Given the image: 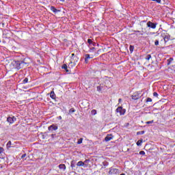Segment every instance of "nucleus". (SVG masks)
Masks as SVG:
<instances>
[{"mask_svg":"<svg viewBox=\"0 0 175 175\" xmlns=\"http://www.w3.org/2000/svg\"><path fill=\"white\" fill-rule=\"evenodd\" d=\"M50 97L51 98V99H55L56 96H55V93H54V91L51 92Z\"/></svg>","mask_w":175,"mask_h":175,"instance_id":"obj_15","label":"nucleus"},{"mask_svg":"<svg viewBox=\"0 0 175 175\" xmlns=\"http://www.w3.org/2000/svg\"><path fill=\"white\" fill-rule=\"evenodd\" d=\"M137 135H144V131L137 132Z\"/></svg>","mask_w":175,"mask_h":175,"instance_id":"obj_30","label":"nucleus"},{"mask_svg":"<svg viewBox=\"0 0 175 175\" xmlns=\"http://www.w3.org/2000/svg\"><path fill=\"white\" fill-rule=\"evenodd\" d=\"M25 157H27V154H23L22 156H21V159H24L25 158Z\"/></svg>","mask_w":175,"mask_h":175,"instance_id":"obj_37","label":"nucleus"},{"mask_svg":"<svg viewBox=\"0 0 175 175\" xmlns=\"http://www.w3.org/2000/svg\"><path fill=\"white\" fill-rule=\"evenodd\" d=\"M87 161H88V160H85V162H87Z\"/></svg>","mask_w":175,"mask_h":175,"instance_id":"obj_45","label":"nucleus"},{"mask_svg":"<svg viewBox=\"0 0 175 175\" xmlns=\"http://www.w3.org/2000/svg\"><path fill=\"white\" fill-rule=\"evenodd\" d=\"M139 155H146V152L142 150L139 152Z\"/></svg>","mask_w":175,"mask_h":175,"instance_id":"obj_32","label":"nucleus"},{"mask_svg":"<svg viewBox=\"0 0 175 175\" xmlns=\"http://www.w3.org/2000/svg\"><path fill=\"white\" fill-rule=\"evenodd\" d=\"M4 150L3 148L0 147V154H2V152H3Z\"/></svg>","mask_w":175,"mask_h":175,"instance_id":"obj_36","label":"nucleus"},{"mask_svg":"<svg viewBox=\"0 0 175 175\" xmlns=\"http://www.w3.org/2000/svg\"><path fill=\"white\" fill-rule=\"evenodd\" d=\"M105 142H110V140H113V135L108 134L105 138Z\"/></svg>","mask_w":175,"mask_h":175,"instance_id":"obj_10","label":"nucleus"},{"mask_svg":"<svg viewBox=\"0 0 175 175\" xmlns=\"http://www.w3.org/2000/svg\"><path fill=\"white\" fill-rule=\"evenodd\" d=\"M146 103H148V102H152V98L148 97L146 98Z\"/></svg>","mask_w":175,"mask_h":175,"instance_id":"obj_27","label":"nucleus"},{"mask_svg":"<svg viewBox=\"0 0 175 175\" xmlns=\"http://www.w3.org/2000/svg\"><path fill=\"white\" fill-rule=\"evenodd\" d=\"M163 40L165 43H167L169 40H170V35H165L163 36Z\"/></svg>","mask_w":175,"mask_h":175,"instance_id":"obj_11","label":"nucleus"},{"mask_svg":"<svg viewBox=\"0 0 175 175\" xmlns=\"http://www.w3.org/2000/svg\"><path fill=\"white\" fill-rule=\"evenodd\" d=\"M129 50H130L131 53H133V50H135V46L130 45Z\"/></svg>","mask_w":175,"mask_h":175,"instance_id":"obj_26","label":"nucleus"},{"mask_svg":"<svg viewBox=\"0 0 175 175\" xmlns=\"http://www.w3.org/2000/svg\"><path fill=\"white\" fill-rule=\"evenodd\" d=\"M116 113H119L120 116H124L126 112V109L122 108V107H118L116 110Z\"/></svg>","mask_w":175,"mask_h":175,"instance_id":"obj_4","label":"nucleus"},{"mask_svg":"<svg viewBox=\"0 0 175 175\" xmlns=\"http://www.w3.org/2000/svg\"><path fill=\"white\" fill-rule=\"evenodd\" d=\"M23 84H27L28 83V78H25V79L23 81Z\"/></svg>","mask_w":175,"mask_h":175,"instance_id":"obj_29","label":"nucleus"},{"mask_svg":"<svg viewBox=\"0 0 175 175\" xmlns=\"http://www.w3.org/2000/svg\"><path fill=\"white\" fill-rule=\"evenodd\" d=\"M91 114H92L93 116H95L96 114V109H92L91 111Z\"/></svg>","mask_w":175,"mask_h":175,"instance_id":"obj_28","label":"nucleus"},{"mask_svg":"<svg viewBox=\"0 0 175 175\" xmlns=\"http://www.w3.org/2000/svg\"><path fill=\"white\" fill-rule=\"evenodd\" d=\"M83 143V138L78 139L77 144H81Z\"/></svg>","mask_w":175,"mask_h":175,"instance_id":"obj_31","label":"nucleus"},{"mask_svg":"<svg viewBox=\"0 0 175 175\" xmlns=\"http://www.w3.org/2000/svg\"><path fill=\"white\" fill-rule=\"evenodd\" d=\"M118 102H119V103H121V102H122V99L119 98V99H118Z\"/></svg>","mask_w":175,"mask_h":175,"instance_id":"obj_39","label":"nucleus"},{"mask_svg":"<svg viewBox=\"0 0 175 175\" xmlns=\"http://www.w3.org/2000/svg\"><path fill=\"white\" fill-rule=\"evenodd\" d=\"M49 131H51L53 132V131H57L58 129V126H56L55 124H52L48 127Z\"/></svg>","mask_w":175,"mask_h":175,"instance_id":"obj_9","label":"nucleus"},{"mask_svg":"<svg viewBox=\"0 0 175 175\" xmlns=\"http://www.w3.org/2000/svg\"><path fill=\"white\" fill-rule=\"evenodd\" d=\"M60 2H65V0H59Z\"/></svg>","mask_w":175,"mask_h":175,"instance_id":"obj_40","label":"nucleus"},{"mask_svg":"<svg viewBox=\"0 0 175 175\" xmlns=\"http://www.w3.org/2000/svg\"><path fill=\"white\" fill-rule=\"evenodd\" d=\"M154 123V120H151V121H148L146 122V124H153Z\"/></svg>","mask_w":175,"mask_h":175,"instance_id":"obj_35","label":"nucleus"},{"mask_svg":"<svg viewBox=\"0 0 175 175\" xmlns=\"http://www.w3.org/2000/svg\"><path fill=\"white\" fill-rule=\"evenodd\" d=\"M167 65H170V64H172V62H173V57H170V59H168L167 60Z\"/></svg>","mask_w":175,"mask_h":175,"instance_id":"obj_20","label":"nucleus"},{"mask_svg":"<svg viewBox=\"0 0 175 175\" xmlns=\"http://www.w3.org/2000/svg\"><path fill=\"white\" fill-rule=\"evenodd\" d=\"M16 118L14 116L12 117H8L7 118V122H9V124H14L16 121Z\"/></svg>","mask_w":175,"mask_h":175,"instance_id":"obj_8","label":"nucleus"},{"mask_svg":"<svg viewBox=\"0 0 175 175\" xmlns=\"http://www.w3.org/2000/svg\"><path fill=\"white\" fill-rule=\"evenodd\" d=\"M85 164L84 163V162L83 161H79L77 163V166H79V167H82V166H84Z\"/></svg>","mask_w":175,"mask_h":175,"instance_id":"obj_18","label":"nucleus"},{"mask_svg":"<svg viewBox=\"0 0 175 175\" xmlns=\"http://www.w3.org/2000/svg\"><path fill=\"white\" fill-rule=\"evenodd\" d=\"M142 143H143V139H139L137 142L136 144L137 146H142Z\"/></svg>","mask_w":175,"mask_h":175,"instance_id":"obj_23","label":"nucleus"},{"mask_svg":"<svg viewBox=\"0 0 175 175\" xmlns=\"http://www.w3.org/2000/svg\"><path fill=\"white\" fill-rule=\"evenodd\" d=\"M92 50H95V47H92Z\"/></svg>","mask_w":175,"mask_h":175,"instance_id":"obj_41","label":"nucleus"},{"mask_svg":"<svg viewBox=\"0 0 175 175\" xmlns=\"http://www.w3.org/2000/svg\"><path fill=\"white\" fill-rule=\"evenodd\" d=\"M141 35H143V33H141Z\"/></svg>","mask_w":175,"mask_h":175,"instance_id":"obj_46","label":"nucleus"},{"mask_svg":"<svg viewBox=\"0 0 175 175\" xmlns=\"http://www.w3.org/2000/svg\"><path fill=\"white\" fill-rule=\"evenodd\" d=\"M153 96H155L156 98H157V96H158V93H157V92H154L153 93Z\"/></svg>","mask_w":175,"mask_h":175,"instance_id":"obj_34","label":"nucleus"},{"mask_svg":"<svg viewBox=\"0 0 175 175\" xmlns=\"http://www.w3.org/2000/svg\"><path fill=\"white\" fill-rule=\"evenodd\" d=\"M120 175H125L124 173L121 174Z\"/></svg>","mask_w":175,"mask_h":175,"instance_id":"obj_43","label":"nucleus"},{"mask_svg":"<svg viewBox=\"0 0 175 175\" xmlns=\"http://www.w3.org/2000/svg\"><path fill=\"white\" fill-rule=\"evenodd\" d=\"M158 44H159V40H156L155 42H154V45L158 46Z\"/></svg>","mask_w":175,"mask_h":175,"instance_id":"obj_33","label":"nucleus"},{"mask_svg":"<svg viewBox=\"0 0 175 175\" xmlns=\"http://www.w3.org/2000/svg\"><path fill=\"white\" fill-rule=\"evenodd\" d=\"M108 174L109 175L120 174V170H118L114 167H109V171L108 172Z\"/></svg>","mask_w":175,"mask_h":175,"instance_id":"obj_1","label":"nucleus"},{"mask_svg":"<svg viewBox=\"0 0 175 175\" xmlns=\"http://www.w3.org/2000/svg\"><path fill=\"white\" fill-rule=\"evenodd\" d=\"M153 2H155L156 0H152Z\"/></svg>","mask_w":175,"mask_h":175,"instance_id":"obj_44","label":"nucleus"},{"mask_svg":"<svg viewBox=\"0 0 175 175\" xmlns=\"http://www.w3.org/2000/svg\"><path fill=\"white\" fill-rule=\"evenodd\" d=\"M150 58H152L151 55H146L145 59H146V61H150Z\"/></svg>","mask_w":175,"mask_h":175,"instance_id":"obj_21","label":"nucleus"},{"mask_svg":"<svg viewBox=\"0 0 175 175\" xmlns=\"http://www.w3.org/2000/svg\"><path fill=\"white\" fill-rule=\"evenodd\" d=\"M102 90H103V87H102V85L97 86V91H98V92H100Z\"/></svg>","mask_w":175,"mask_h":175,"instance_id":"obj_24","label":"nucleus"},{"mask_svg":"<svg viewBox=\"0 0 175 175\" xmlns=\"http://www.w3.org/2000/svg\"><path fill=\"white\" fill-rule=\"evenodd\" d=\"M59 168L62 170H65V169H66V165H65V164H60L59 165Z\"/></svg>","mask_w":175,"mask_h":175,"instance_id":"obj_16","label":"nucleus"},{"mask_svg":"<svg viewBox=\"0 0 175 175\" xmlns=\"http://www.w3.org/2000/svg\"><path fill=\"white\" fill-rule=\"evenodd\" d=\"M21 62L23 64V68H24V66H28V65L31 64V59L26 57Z\"/></svg>","mask_w":175,"mask_h":175,"instance_id":"obj_6","label":"nucleus"},{"mask_svg":"<svg viewBox=\"0 0 175 175\" xmlns=\"http://www.w3.org/2000/svg\"><path fill=\"white\" fill-rule=\"evenodd\" d=\"M155 2H157V3H161V0H156Z\"/></svg>","mask_w":175,"mask_h":175,"instance_id":"obj_38","label":"nucleus"},{"mask_svg":"<svg viewBox=\"0 0 175 175\" xmlns=\"http://www.w3.org/2000/svg\"><path fill=\"white\" fill-rule=\"evenodd\" d=\"M14 66L15 69H17L18 70H19V69H23V68H24L23 64L21 61H15L14 62Z\"/></svg>","mask_w":175,"mask_h":175,"instance_id":"obj_3","label":"nucleus"},{"mask_svg":"<svg viewBox=\"0 0 175 175\" xmlns=\"http://www.w3.org/2000/svg\"><path fill=\"white\" fill-rule=\"evenodd\" d=\"M70 166H71L72 169H75V167H76V161H75V160L71 161Z\"/></svg>","mask_w":175,"mask_h":175,"instance_id":"obj_14","label":"nucleus"},{"mask_svg":"<svg viewBox=\"0 0 175 175\" xmlns=\"http://www.w3.org/2000/svg\"><path fill=\"white\" fill-rule=\"evenodd\" d=\"M88 59H91V57H90L89 54L85 55V63L88 64Z\"/></svg>","mask_w":175,"mask_h":175,"instance_id":"obj_13","label":"nucleus"},{"mask_svg":"<svg viewBox=\"0 0 175 175\" xmlns=\"http://www.w3.org/2000/svg\"><path fill=\"white\" fill-rule=\"evenodd\" d=\"M157 25H158V23H154L151 21H148L147 23V27L148 28H152V29H155V28H157Z\"/></svg>","mask_w":175,"mask_h":175,"instance_id":"obj_5","label":"nucleus"},{"mask_svg":"<svg viewBox=\"0 0 175 175\" xmlns=\"http://www.w3.org/2000/svg\"><path fill=\"white\" fill-rule=\"evenodd\" d=\"M136 32H137V33H140V31H136Z\"/></svg>","mask_w":175,"mask_h":175,"instance_id":"obj_42","label":"nucleus"},{"mask_svg":"<svg viewBox=\"0 0 175 175\" xmlns=\"http://www.w3.org/2000/svg\"><path fill=\"white\" fill-rule=\"evenodd\" d=\"M62 69H64L66 72H69V70L68 69V66L66 64H63L62 66Z\"/></svg>","mask_w":175,"mask_h":175,"instance_id":"obj_19","label":"nucleus"},{"mask_svg":"<svg viewBox=\"0 0 175 175\" xmlns=\"http://www.w3.org/2000/svg\"><path fill=\"white\" fill-rule=\"evenodd\" d=\"M7 148H10L12 147V141H9L6 144Z\"/></svg>","mask_w":175,"mask_h":175,"instance_id":"obj_22","label":"nucleus"},{"mask_svg":"<svg viewBox=\"0 0 175 175\" xmlns=\"http://www.w3.org/2000/svg\"><path fill=\"white\" fill-rule=\"evenodd\" d=\"M50 10H51V12H53V13H57V12H61V10H57V9L55 8V7H54V6H51V8H50Z\"/></svg>","mask_w":175,"mask_h":175,"instance_id":"obj_12","label":"nucleus"},{"mask_svg":"<svg viewBox=\"0 0 175 175\" xmlns=\"http://www.w3.org/2000/svg\"><path fill=\"white\" fill-rule=\"evenodd\" d=\"M88 43L92 46H95L96 44L95 42H92V40L91 39H88Z\"/></svg>","mask_w":175,"mask_h":175,"instance_id":"obj_17","label":"nucleus"},{"mask_svg":"<svg viewBox=\"0 0 175 175\" xmlns=\"http://www.w3.org/2000/svg\"><path fill=\"white\" fill-rule=\"evenodd\" d=\"M77 62H79V57H77V55L72 53L70 64H73L74 65H76Z\"/></svg>","mask_w":175,"mask_h":175,"instance_id":"obj_2","label":"nucleus"},{"mask_svg":"<svg viewBox=\"0 0 175 175\" xmlns=\"http://www.w3.org/2000/svg\"><path fill=\"white\" fill-rule=\"evenodd\" d=\"M75 111H76V109H75V108H71L69 110L70 114H72V113H75Z\"/></svg>","mask_w":175,"mask_h":175,"instance_id":"obj_25","label":"nucleus"},{"mask_svg":"<svg viewBox=\"0 0 175 175\" xmlns=\"http://www.w3.org/2000/svg\"><path fill=\"white\" fill-rule=\"evenodd\" d=\"M131 98L133 100H137V99H140V94L135 92L132 95Z\"/></svg>","mask_w":175,"mask_h":175,"instance_id":"obj_7","label":"nucleus"}]
</instances>
